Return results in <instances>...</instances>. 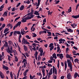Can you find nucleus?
I'll return each mask as SVG.
<instances>
[{"label":"nucleus","mask_w":79,"mask_h":79,"mask_svg":"<svg viewBox=\"0 0 79 79\" xmlns=\"http://www.w3.org/2000/svg\"><path fill=\"white\" fill-rule=\"evenodd\" d=\"M34 16V15H32V14L29 13L25 16H24L23 17H26L25 18V19H27V20H28V19H30L31 18H33V17Z\"/></svg>","instance_id":"1"},{"label":"nucleus","mask_w":79,"mask_h":79,"mask_svg":"<svg viewBox=\"0 0 79 79\" xmlns=\"http://www.w3.org/2000/svg\"><path fill=\"white\" fill-rule=\"evenodd\" d=\"M67 62L68 66L69 67V69H70V71H73V65L72 63L70 62V60H67Z\"/></svg>","instance_id":"2"},{"label":"nucleus","mask_w":79,"mask_h":79,"mask_svg":"<svg viewBox=\"0 0 79 79\" xmlns=\"http://www.w3.org/2000/svg\"><path fill=\"white\" fill-rule=\"evenodd\" d=\"M14 51V50H13V47L12 46H10L9 47V48H7V52L9 53H13Z\"/></svg>","instance_id":"3"},{"label":"nucleus","mask_w":79,"mask_h":79,"mask_svg":"<svg viewBox=\"0 0 79 79\" xmlns=\"http://www.w3.org/2000/svg\"><path fill=\"white\" fill-rule=\"evenodd\" d=\"M22 42L23 43V44H27L28 45H29L30 44L29 43L27 42V40H26V39H25L24 38H23Z\"/></svg>","instance_id":"4"},{"label":"nucleus","mask_w":79,"mask_h":79,"mask_svg":"<svg viewBox=\"0 0 79 79\" xmlns=\"http://www.w3.org/2000/svg\"><path fill=\"white\" fill-rule=\"evenodd\" d=\"M52 67H53L52 73L53 74L54 73L55 74H56V76L57 75V70H56V69L55 68L54 66H53Z\"/></svg>","instance_id":"5"},{"label":"nucleus","mask_w":79,"mask_h":79,"mask_svg":"<svg viewBox=\"0 0 79 79\" xmlns=\"http://www.w3.org/2000/svg\"><path fill=\"white\" fill-rule=\"evenodd\" d=\"M16 34H17L18 35H21V32H20L19 31H15L14 33V35H17Z\"/></svg>","instance_id":"6"},{"label":"nucleus","mask_w":79,"mask_h":79,"mask_svg":"<svg viewBox=\"0 0 79 79\" xmlns=\"http://www.w3.org/2000/svg\"><path fill=\"white\" fill-rule=\"evenodd\" d=\"M38 3L37 4V2H36L35 4H34L35 6L36 5V6H39V5H40V0H38Z\"/></svg>","instance_id":"7"},{"label":"nucleus","mask_w":79,"mask_h":79,"mask_svg":"<svg viewBox=\"0 0 79 79\" xmlns=\"http://www.w3.org/2000/svg\"><path fill=\"white\" fill-rule=\"evenodd\" d=\"M57 52H59V53H60L61 52V49H60V46L57 47Z\"/></svg>","instance_id":"8"},{"label":"nucleus","mask_w":79,"mask_h":79,"mask_svg":"<svg viewBox=\"0 0 79 79\" xmlns=\"http://www.w3.org/2000/svg\"><path fill=\"white\" fill-rule=\"evenodd\" d=\"M4 47H7L8 48H10V46H8V42H5V44H4Z\"/></svg>","instance_id":"9"},{"label":"nucleus","mask_w":79,"mask_h":79,"mask_svg":"<svg viewBox=\"0 0 79 79\" xmlns=\"http://www.w3.org/2000/svg\"><path fill=\"white\" fill-rule=\"evenodd\" d=\"M67 78L68 79H71L72 78V76L71 75L70 73H68L67 75Z\"/></svg>","instance_id":"10"},{"label":"nucleus","mask_w":79,"mask_h":79,"mask_svg":"<svg viewBox=\"0 0 79 79\" xmlns=\"http://www.w3.org/2000/svg\"><path fill=\"white\" fill-rule=\"evenodd\" d=\"M21 67H20L19 68V69L18 70V73H17V78L19 77V73H20V72L21 71Z\"/></svg>","instance_id":"11"},{"label":"nucleus","mask_w":79,"mask_h":79,"mask_svg":"<svg viewBox=\"0 0 79 79\" xmlns=\"http://www.w3.org/2000/svg\"><path fill=\"white\" fill-rule=\"evenodd\" d=\"M0 76H1V77L2 79H3L4 78L5 76L3 75V74L2 72H0Z\"/></svg>","instance_id":"12"},{"label":"nucleus","mask_w":79,"mask_h":79,"mask_svg":"<svg viewBox=\"0 0 79 79\" xmlns=\"http://www.w3.org/2000/svg\"><path fill=\"white\" fill-rule=\"evenodd\" d=\"M8 44L9 45V47H10L12 45H13V43L11 41H8Z\"/></svg>","instance_id":"13"},{"label":"nucleus","mask_w":79,"mask_h":79,"mask_svg":"<svg viewBox=\"0 0 79 79\" xmlns=\"http://www.w3.org/2000/svg\"><path fill=\"white\" fill-rule=\"evenodd\" d=\"M72 17L73 18H75V19H77L79 18V15H72Z\"/></svg>","instance_id":"14"},{"label":"nucleus","mask_w":79,"mask_h":79,"mask_svg":"<svg viewBox=\"0 0 79 79\" xmlns=\"http://www.w3.org/2000/svg\"><path fill=\"white\" fill-rule=\"evenodd\" d=\"M71 26L73 28H75L77 26V25L75 23H73V24H71Z\"/></svg>","instance_id":"15"},{"label":"nucleus","mask_w":79,"mask_h":79,"mask_svg":"<svg viewBox=\"0 0 79 79\" xmlns=\"http://www.w3.org/2000/svg\"><path fill=\"white\" fill-rule=\"evenodd\" d=\"M23 47H24V48L25 52H27L28 50H27V47H26V45H24L23 46Z\"/></svg>","instance_id":"16"},{"label":"nucleus","mask_w":79,"mask_h":79,"mask_svg":"<svg viewBox=\"0 0 79 79\" xmlns=\"http://www.w3.org/2000/svg\"><path fill=\"white\" fill-rule=\"evenodd\" d=\"M52 70H53V68H52L50 70L48 74H49L50 75H52Z\"/></svg>","instance_id":"17"},{"label":"nucleus","mask_w":79,"mask_h":79,"mask_svg":"<svg viewBox=\"0 0 79 79\" xmlns=\"http://www.w3.org/2000/svg\"><path fill=\"white\" fill-rule=\"evenodd\" d=\"M78 75V73H77V72H76L74 74V75L75 79H76V78L77 77Z\"/></svg>","instance_id":"18"},{"label":"nucleus","mask_w":79,"mask_h":79,"mask_svg":"<svg viewBox=\"0 0 79 79\" xmlns=\"http://www.w3.org/2000/svg\"><path fill=\"white\" fill-rule=\"evenodd\" d=\"M42 72L43 73V76H44L45 75V70L44 69H43L42 70Z\"/></svg>","instance_id":"19"},{"label":"nucleus","mask_w":79,"mask_h":79,"mask_svg":"<svg viewBox=\"0 0 79 79\" xmlns=\"http://www.w3.org/2000/svg\"><path fill=\"white\" fill-rule=\"evenodd\" d=\"M65 63V71H66V68H67V61H65L64 62Z\"/></svg>","instance_id":"20"},{"label":"nucleus","mask_w":79,"mask_h":79,"mask_svg":"<svg viewBox=\"0 0 79 79\" xmlns=\"http://www.w3.org/2000/svg\"><path fill=\"white\" fill-rule=\"evenodd\" d=\"M74 61L75 63H78V64H79V60L78 59H75Z\"/></svg>","instance_id":"21"},{"label":"nucleus","mask_w":79,"mask_h":79,"mask_svg":"<svg viewBox=\"0 0 79 79\" xmlns=\"http://www.w3.org/2000/svg\"><path fill=\"white\" fill-rule=\"evenodd\" d=\"M60 58V59L61 60L62 59H63V54H60L59 56Z\"/></svg>","instance_id":"22"},{"label":"nucleus","mask_w":79,"mask_h":79,"mask_svg":"<svg viewBox=\"0 0 79 79\" xmlns=\"http://www.w3.org/2000/svg\"><path fill=\"white\" fill-rule=\"evenodd\" d=\"M3 69H6V70H8V67L4 65H3Z\"/></svg>","instance_id":"23"},{"label":"nucleus","mask_w":79,"mask_h":79,"mask_svg":"<svg viewBox=\"0 0 79 79\" xmlns=\"http://www.w3.org/2000/svg\"><path fill=\"white\" fill-rule=\"evenodd\" d=\"M26 20H27V19H26V18H25L24 19H23L21 20V22L22 23H26Z\"/></svg>","instance_id":"24"},{"label":"nucleus","mask_w":79,"mask_h":79,"mask_svg":"<svg viewBox=\"0 0 79 79\" xmlns=\"http://www.w3.org/2000/svg\"><path fill=\"white\" fill-rule=\"evenodd\" d=\"M39 51L40 52H44L43 51V48H39Z\"/></svg>","instance_id":"25"},{"label":"nucleus","mask_w":79,"mask_h":79,"mask_svg":"<svg viewBox=\"0 0 79 79\" xmlns=\"http://www.w3.org/2000/svg\"><path fill=\"white\" fill-rule=\"evenodd\" d=\"M53 56V58H54L55 59H56L57 57H56V54L54 53L52 55Z\"/></svg>","instance_id":"26"},{"label":"nucleus","mask_w":79,"mask_h":79,"mask_svg":"<svg viewBox=\"0 0 79 79\" xmlns=\"http://www.w3.org/2000/svg\"><path fill=\"white\" fill-rule=\"evenodd\" d=\"M40 68H41V69H45L46 68V66L44 65V66H41L39 67Z\"/></svg>","instance_id":"27"},{"label":"nucleus","mask_w":79,"mask_h":79,"mask_svg":"<svg viewBox=\"0 0 79 79\" xmlns=\"http://www.w3.org/2000/svg\"><path fill=\"white\" fill-rule=\"evenodd\" d=\"M47 33L48 35H47L48 36H51L52 35V33L50 32L47 31Z\"/></svg>","instance_id":"28"},{"label":"nucleus","mask_w":79,"mask_h":79,"mask_svg":"<svg viewBox=\"0 0 79 79\" xmlns=\"http://www.w3.org/2000/svg\"><path fill=\"white\" fill-rule=\"evenodd\" d=\"M35 75L33 76V77L31 76V75H30V79H34V78L35 77Z\"/></svg>","instance_id":"29"},{"label":"nucleus","mask_w":79,"mask_h":79,"mask_svg":"<svg viewBox=\"0 0 79 79\" xmlns=\"http://www.w3.org/2000/svg\"><path fill=\"white\" fill-rule=\"evenodd\" d=\"M7 14L8 13L6 12H5L3 14V16H8Z\"/></svg>","instance_id":"30"},{"label":"nucleus","mask_w":79,"mask_h":79,"mask_svg":"<svg viewBox=\"0 0 79 79\" xmlns=\"http://www.w3.org/2000/svg\"><path fill=\"white\" fill-rule=\"evenodd\" d=\"M68 11L67 12V13H70V12H71V7H69V9H68Z\"/></svg>","instance_id":"31"},{"label":"nucleus","mask_w":79,"mask_h":79,"mask_svg":"<svg viewBox=\"0 0 79 79\" xmlns=\"http://www.w3.org/2000/svg\"><path fill=\"white\" fill-rule=\"evenodd\" d=\"M13 52L14 53V54L15 56V55H17L18 54V53H17V52L16 51V50H15V51H14Z\"/></svg>","instance_id":"32"},{"label":"nucleus","mask_w":79,"mask_h":79,"mask_svg":"<svg viewBox=\"0 0 79 79\" xmlns=\"http://www.w3.org/2000/svg\"><path fill=\"white\" fill-rule=\"evenodd\" d=\"M35 15H40V14H39V12L38 11H35V12L34 13Z\"/></svg>","instance_id":"33"},{"label":"nucleus","mask_w":79,"mask_h":79,"mask_svg":"<svg viewBox=\"0 0 79 79\" xmlns=\"http://www.w3.org/2000/svg\"><path fill=\"white\" fill-rule=\"evenodd\" d=\"M15 61H18V58L17 57V56H15Z\"/></svg>","instance_id":"34"},{"label":"nucleus","mask_w":79,"mask_h":79,"mask_svg":"<svg viewBox=\"0 0 79 79\" xmlns=\"http://www.w3.org/2000/svg\"><path fill=\"white\" fill-rule=\"evenodd\" d=\"M10 77L12 79H13V73H12V72H10Z\"/></svg>","instance_id":"35"},{"label":"nucleus","mask_w":79,"mask_h":79,"mask_svg":"<svg viewBox=\"0 0 79 79\" xmlns=\"http://www.w3.org/2000/svg\"><path fill=\"white\" fill-rule=\"evenodd\" d=\"M68 32H73V30H72L71 29L69 28L68 30Z\"/></svg>","instance_id":"36"},{"label":"nucleus","mask_w":79,"mask_h":79,"mask_svg":"<svg viewBox=\"0 0 79 79\" xmlns=\"http://www.w3.org/2000/svg\"><path fill=\"white\" fill-rule=\"evenodd\" d=\"M24 5L22 6H21L20 9V10H23V9H24Z\"/></svg>","instance_id":"37"},{"label":"nucleus","mask_w":79,"mask_h":79,"mask_svg":"<svg viewBox=\"0 0 79 79\" xmlns=\"http://www.w3.org/2000/svg\"><path fill=\"white\" fill-rule=\"evenodd\" d=\"M63 41V39L61 38L59 40V44H62V41Z\"/></svg>","instance_id":"38"},{"label":"nucleus","mask_w":79,"mask_h":79,"mask_svg":"<svg viewBox=\"0 0 79 79\" xmlns=\"http://www.w3.org/2000/svg\"><path fill=\"white\" fill-rule=\"evenodd\" d=\"M21 33L22 35H24V34H25V33H24V31H23V29H21Z\"/></svg>","instance_id":"39"},{"label":"nucleus","mask_w":79,"mask_h":79,"mask_svg":"<svg viewBox=\"0 0 79 79\" xmlns=\"http://www.w3.org/2000/svg\"><path fill=\"white\" fill-rule=\"evenodd\" d=\"M27 64V62H25L24 64V68H26Z\"/></svg>","instance_id":"40"},{"label":"nucleus","mask_w":79,"mask_h":79,"mask_svg":"<svg viewBox=\"0 0 79 79\" xmlns=\"http://www.w3.org/2000/svg\"><path fill=\"white\" fill-rule=\"evenodd\" d=\"M18 25L17 24H16L14 27L13 28V30H15V28H16V27H18Z\"/></svg>","instance_id":"41"},{"label":"nucleus","mask_w":79,"mask_h":79,"mask_svg":"<svg viewBox=\"0 0 79 79\" xmlns=\"http://www.w3.org/2000/svg\"><path fill=\"white\" fill-rule=\"evenodd\" d=\"M19 18H20V17H19L18 18H16L15 19V20L14 21V23L15 22V21H17V20H18V19H19Z\"/></svg>","instance_id":"42"},{"label":"nucleus","mask_w":79,"mask_h":79,"mask_svg":"<svg viewBox=\"0 0 79 79\" xmlns=\"http://www.w3.org/2000/svg\"><path fill=\"white\" fill-rule=\"evenodd\" d=\"M21 63V61H20L17 64V66L18 67V66H20V63Z\"/></svg>","instance_id":"43"},{"label":"nucleus","mask_w":79,"mask_h":79,"mask_svg":"<svg viewBox=\"0 0 79 79\" xmlns=\"http://www.w3.org/2000/svg\"><path fill=\"white\" fill-rule=\"evenodd\" d=\"M21 22L20 21V22H18V23L17 24L18 26H20V25H21Z\"/></svg>","instance_id":"44"},{"label":"nucleus","mask_w":79,"mask_h":79,"mask_svg":"<svg viewBox=\"0 0 79 79\" xmlns=\"http://www.w3.org/2000/svg\"><path fill=\"white\" fill-rule=\"evenodd\" d=\"M54 48V47L53 46H52L50 48V51H51V50H52Z\"/></svg>","instance_id":"45"},{"label":"nucleus","mask_w":79,"mask_h":79,"mask_svg":"<svg viewBox=\"0 0 79 79\" xmlns=\"http://www.w3.org/2000/svg\"><path fill=\"white\" fill-rule=\"evenodd\" d=\"M33 37H35L37 36V35H36V34H35V33H33Z\"/></svg>","instance_id":"46"},{"label":"nucleus","mask_w":79,"mask_h":79,"mask_svg":"<svg viewBox=\"0 0 79 79\" xmlns=\"http://www.w3.org/2000/svg\"><path fill=\"white\" fill-rule=\"evenodd\" d=\"M26 61H27V60L26 59H24L23 60L22 62L23 63H26Z\"/></svg>","instance_id":"47"},{"label":"nucleus","mask_w":79,"mask_h":79,"mask_svg":"<svg viewBox=\"0 0 79 79\" xmlns=\"http://www.w3.org/2000/svg\"><path fill=\"white\" fill-rule=\"evenodd\" d=\"M73 55H75L76 56V55H75L77 54V53L75 54V53H76V51H74L73 52Z\"/></svg>","instance_id":"48"},{"label":"nucleus","mask_w":79,"mask_h":79,"mask_svg":"<svg viewBox=\"0 0 79 79\" xmlns=\"http://www.w3.org/2000/svg\"><path fill=\"white\" fill-rule=\"evenodd\" d=\"M66 55L67 58H69V57H70V55H69L68 54H67Z\"/></svg>","instance_id":"49"},{"label":"nucleus","mask_w":79,"mask_h":79,"mask_svg":"<svg viewBox=\"0 0 79 79\" xmlns=\"http://www.w3.org/2000/svg\"><path fill=\"white\" fill-rule=\"evenodd\" d=\"M26 37L28 39H31V37H29V36L28 35H27V36H26Z\"/></svg>","instance_id":"50"},{"label":"nucleus","mask_w":79,"mask_h":79,"mask_svg":"<svg viewBox=\"0 0 79 79\" xmlns=\"http://www.w3.org/2000/svg\"><path fill=\"white\" fill-rule=\"evenodd\" d=\"M52 13H53V12H50L49 11V12H48V15H52Z\"/></svg>","instance_id":"51"},{"label":"nucleus","mask_w":79,"mask_h":79,"mask_svg":"<svg viewBox=\"0 0 79 79\" xmlns=\"http://www.w3.org/2000/svg\"><path fill=\"white\" fill-rule=\"evenodd\" d=\"M55 3H56V4H58L59 2H60V0H58L56 1H55Z\"/></svg>","instance_id":"52"},{"label":"nucleus","mask_w":79,"mask_h":79,"mask_svg":"<svg viewBox=\"0 0 79 79\" xmlns=\"http://www.w3.org/2000/svg\"><path fill=\"white\" fill-rule=\"evenodd\" d=\"M79 6V3L77 4L76 6V11H77V8H78V6Z\"/></svg>","instance_id":"53"},{"label":"nucleus","mask_w":79,"mask_h":79,"mask_svg":"<svg viewBox=\"0 0 79 79\" xmlns=\"http://www.w3.org/2000/svg\"><path fill=\"white\" fill-rule=\"evenodd\" d=\"M58 63L57 64V67H58V68H59V66H60V62H59V60H58Z\"/></svg>","instance_id":"54"},{"label":"nucleus","mask_w":79,"mask_h":79,"mask_svg":"<svg viewBox=\"0 0 79 79\" xmlns=\"http://www.w3.org/2000/svg\"><path fill=\"white\" fill-rule=\"evenodd\" d=\"M10 26H11V23H9L8 24H7V27H8V28H9V27H10Z\"/></svg>","instance_id":"55"},{"label":"nucleus","mask_w":79,"mask_h":79,"mask_svg":"<svg viewBox=\"0 0 79 79\" xmlns=\"http://www.w3.org/2000/svg\"><path fill=\"white\" fill-rule=\"evenodd\" d=\"M53 46V43H51L49 45V47H51Z\"/></svg>","instance_id":"56"},{"label":"nucleus","mask_w":79,"mask_h":79,"mask_svg":"<svg viewBox=\"0 0 79 79\" xmlns=\"http://www.w3.org/2000/svg\"><path fill=\"white\" fill-rule=\"evenodd\" d=\"M37 55H38V52L36 51L34 54L35 56H37Z\"/></svg>","instance_id":"57"},{"label":"nucleus","mask_w":79,"mask_h":79,"mask_svg":"<svg viewBox=\"0 0 79 79\" xmlns=\"http://www.w3.org/2000/svg\"><path fill=\"white\" fill-rule=\"evenodd\" d=\"M73 48H74V49H75V50H78V49L76 47H75V46H74L73 47Z\"/></svg>","instance_id":"58"},{"label":"nucleus","mask_w":79,"mask_h":79,"mask_svg":"<svg viewBox=\"0 0 79 79\" xmlns=\"http://www.w3.org/2000/svg\"><path fill=\"white\" fill-rule=\"evenodd\" d=\"M48 63H52L53 62V60H49L48 61Z\"/></svg>","instance_id":"59"},{"label":"nucleus","mask_w":79,"mask_h":79,"mask_svg":"<svg viewBox=\"0 0 79 79\" xmlns=\"http://www.w3.org/2000/svg\"><path fill=\"white\" fill-rule=\"evenodd\" d=\"M1 21H4V19L3 17H2L0 19Z\"/></svg>","instance_id":"60"},{"label":"nucleus","mask_w":79,"mask_h":79,"mask_svg":"<svg viewBox=\"0 0 79 79\" xmlns=\"http://www.w3.org/2000/svg\"><path fill=\"white\" fill-rule=\"evenodd\" d=\"M23 75L24 76L26 77V74H27V73H26V72H24L23 73Z\"/></svg>","instance_id":"61"},{"label":"nucleus","mask_w":79,"mask_h":79,"mask_svg":"<svg viewBox=\"0 0 79 79\" xmlns=\"http://www.w3.org/2000/svg\"><path fill=\"white\" fill-rule=\"evenodd\" d=\"M69 50V48H66V51L67 53H68V51Z\"/></svg>","instance_id":"62"},{"label":"nucleus","mask_w":79,"mask_h":79,"mask_svg":"<svg viewBox=\"0 0 79 79\" xmlns=\"http://www.w3.org/2000/svg\"><path fill=\"white\" fill-rule=\"evenodd\" d=\"M41 59V57H40V56H39L38 57V60H40Z\"/></svg>","instance_id":"63"},{"label":"nucleus","mask_w":79,"mask_h":79,"mask_svg":"<svg viewBox=\"0 0 79 79\" xmlns=\"http://www.w3.org/2000/svg\"><path fill=\"white\" fill-rule=\"evenodd\" d=\"M56 75H54V76L53 77V78L54 79H56Z\"/></svg>","instance_id":"64"}]
</instances>
